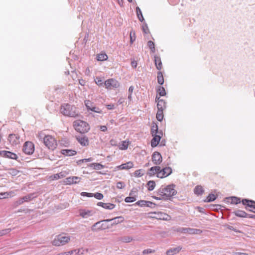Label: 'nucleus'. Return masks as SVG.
Segmentation results:
<instances>
[{"label": "nucleus", "mask_w": 255, "mask_h": 255, "mask_svg": "<svg viewBox=\"0 0 255 255\" xmlns=\"http://www.w3.org/2000/svg\"><path fill=\"white\" fill-rule=\"evenodd\" d=\"M175 187V185L173 184L167 186L162 185L158 189L157 194L162 196L163 200H171L173 197L177 194V191Z\"/></svg>", "instance_id": "f257e3e1"}, {"label": "nucleus", "mask_w": 255, "mask_h": 255, "mask_svg": "<svg viewBox=\"0 0 255 255\" xmlns=\"http://www.w3.org/2000/svg\"><path fill=\"white\" fill-rule=\"evenodd\" d=\"M60 112L63 115L71 117H75L78 115L76 108L69 104L62 105Z\"/></svg>", "instance_id": "f03ea898"}, {"label": "nucleus", "mask_w": 255, "mask_h": 255, "mask_svg": "<svg viewBox=\"0 0 255 255\" xmlns=\"http://www.w3.org/2000/svg\"><path fill=\"white\" fill-rule=\"evenodd\" d=\"M73 126L75 130L81 133H86L90 130L89 124L82 120H77L74 122Z\"/></svg>", "instance_id": "7ed1b4c3"}, {"label": "nucleus", "mask_w": 255, "mask_h": 255, "mask_svg": "<svg viewBox=\"0 0 255 255\" xmlns=\"http://www.w3.org/2000/svg\"><path fill=\"white\" fill-rule=\"evenodd\" d=\"M111 224L109 219L104 220L95 223L91 227L92 231L95 232L111 228Z\"/></svg>", "instance_id": "20e7f679"}, {"label": "nucleus", "mask_w": 255, "mask_h": 255, "mask_svg": "<svg viewBox=\"0 0 255 255\" xmlns=\"http://www.w3.org/2000/svg\"><path fill=\"white\" fill-rule=\"evenodd\" d=\"M70 241L69 236L59 235L52 241V245L55 246H60L65 245Z\"/></svg>", "instance_id": "39448f33"}, {"label": "nucleus", "mask_w": 255, "mask_h": 255, "mask_svg": "<svg viewBox=\"0 0 255 255\" xmlns=\"http://www.w3.org/2000/svg\"><path fill=\"white\" fill-rule=\"evenodd\" d=\"M43 143L50 149H54L56 146L55 139L51 135H45L43 138Z\"/></svg>", "instance_id": "423d86ee"}, {"label": "nucleus", "mask_w": 255, "mask_h": 255, "mask_svg": "<svg viewBox=\"0 0 255 255\" xmlns=\"http://www.w3.org/2000/svg\"><path fill=\"white\" fill-rule=\"evenodd\" d=\"M104 85L107 89L111 90L118 88L120 86V84L117 80L111 78L105 81Z\"/></svg>", "instance_id": "0eeeda50"}, {"label": "nucleus", "mask_w": 255, "mask_h": 255, "mask_svg": "<svg viewBox=\"0 0 255 255\" xmlns=\"http://www.w3.org/2000/svg\"><path fill=\"white\" fill-rule=\"evenodd\" d=\"M22 150L26 154H32L34 151V145L31 141H26L24 143Z\"/></svg>", "instance_id": "6e6552de"}, {"label": "nucleus", "mask_w": 255, "mask_h": 255, "mask_svg": "<svg viewBox=\"0 0 255 255\" xmlns=\"http://www.w3.org/2000/svg\"><path fill=\"white\" fill-rule=\"evenodd\" d=\"M172 172V170L170 167H166L161 168L160 167L159 171L156 176L158 178H163L170 175Z\"/></svg>", "instance_id": "1a4fd4ad"}, {"label": "nucleus", "mask_w": 255, "mask_h": 255, "mask_svg": "<svg viewBox=\"0 0 255 255\" xmlns=\"http://www.w3.org/2000/svg\"><path fill=\"white\" fill-rule=\"evenodd\" d=\"M86 107L88 111H91L92 112L100 113H102V111L98 107H95L93 103H92L90 100H87L85 102Z\"/></svg>", "instance_id": "9d476101"}, {"label": "nucleus", "mask_w": 255, "mask_h": 255, "mask_svg": "<svg viewBox=\"0 0 255 255\" xmlns=\"http://www.w3.org/2000/svg\"><path fill=\"white\" fill-rule=\"evenodd\" d=\"M76 138L78 142L83 146H87L89 144V140L86 135L81 134L76 136Z\"/></svg>", "instance_id": "9b49d317"}, {"label": "nucleus", "mask_w": 255, "mask_h": 255, "mask_svg": "<svg viewBox=\"0 0 255 255\" xmlns=\"http://www.w3.org/2000/svg\"><path fill=\"white\" fill-rule=\"evenodd\" d=\"M151 159L152 162L155 165H159L162 161V157L158 151H155L153 153Z\"/></svg>", "instance_id": "f8f14e48"}, {"label": "nucleus", "mask_w": 255, "mask_h": 255, "mask_svg": "<svg viewBox=\"0 0 255 255\" xmlns=\"http://www.w3.org/2000/svg\"><path fill=\"white\" fill-rule=\"evenodd\" d=\"M163 135L162 131H160V134L152 135L153 138L151 140V146L152 147H155L159 144L161 137Z\"/></svg>", "instance_id": "ddd939ff"}, {"label": "nucleus", "mask_w": 255, "mask_h": 255, "mask_svg": "<svg viewBox=\"0 0 255 255\" xmlns=\"http://www.w3.org/2000/svg\"><path fill=\"white\" fill-rule=\"evenodd\" d=\"M242 203L245 206V209L247 211L250 210L248 208H253L255 210V201L248 199H243L242 200Z\"/></svg>", "instance_id": "4468645a"}, {"label": "nucleus", "mask_w": 255, "mask_h": 255, "mask_svg": "<svg viewBox=\"0 0 255 255\" xmlns=\"http://www.w3.org/2000/svg\"><path fill=\"white\" fill-rule=\"evenodd\" d=\"M0 155L3 157L8 158L12 159L17 160L18 158L17 155L12 152L6 150L0 151Z\"/></svg>", "instance_id": "2eb2a0df"}, {"label": "nucleus", "mask_w": 255, "mask_h": 255, "mask_svg": "<svg viewBox=\"0 0 255 255\" xmlns=\"http://www.w3.org/2000/svg\"><path fill=\"white\" fill-rule=\"evenodd\" d=\"M20 136L17 134H10L8 137V140L12 145H16L20 142Z\"/></svg>", "instance_id": "dca6fc26"}, {"label": "nucleus", "mask_w": 255, "mask_h": 255, "mask_svg": "<svg viewBox=\"0 0 255 255\" xmlns=\"http://www.w3.org/2000/svg\"><path fill=\"white\" fill-rule=\"evenodd\" d=\"M133 167V163L131 161H128L126 163L122 164L120 165L117 166L115 167L116 170H128Z\"/></svg>", "instance_id": "f3484780"}, {"label": "nucleus", "mask_w": 255, "mask_h": 255, "mask_svg": "<svg viewBox=\"0 0 255 255\" xmlns=\"http://www.w3.org/2000/svg\"><path fill=\"white\" fill-rule=\"evenodd\" d=\"M80 179L81 178L78 176L69 177L65 179V182L67 184H76L80 181Z\"/></svg>", "instance_id": "a211bd4d"}, {"label": "nucleus", "mask_w": 255, "mask_h": 255, "mask_svg": "<svg viewBox=\"0 0 255 255\" xmlns=\"http://www.w3.org/2000/svg\"><path fill=\"white\" fill-rule=\"evenodd\" d=\"M109 220H110L111 227H112L115 225L122 223L124 221V218L123 216H119Z\"/></svg>", "instance_id": "6ab92c4d"}, {"label": "nucleus", "mask_w": 255, "mask_h": 255, "mask_svg": "<svg viewBox=\"0 0 255 255\" xmlns=\"http://www.w3.org/2000/svg\"><path fill=\"white\" fill-rule=\"evenodd\" d=\"M97 205L108 210H112L116 207V205L114 204L110 203H105L101 202H98Z\"/></svg>", "instance_id": "aec40b11"}, {"label": "nucleus", "mask_w": 255, "mask_h": 255, "mask_svg": "<svg viewBox=\"0 0 255 255\" xmlns=\"http://www.w3.org/2000/svg\"><path fill=\"white\" fill-rule=\"evenodd\" d=\"M160 169V166H155L151 167L147 171V174L149 175L150 176H153L155 174H156V175L158 174V172L159 171Z\"/></svg>", "instance_id": "412c9836"}, {"label": "nucleus", "mask_w": 255, "mask_h": 255, "mask_svg": "<svg viewBox=\"0 0 255 255\" xmlns=\"http://www.w3.org/2000/svg\"><path fill=\"white\" fill-rule=\"evenodd\" d=\"M227 202L233 204H238L242 202L241 198L239 197L232 196L226 198Z\"/></svg>", "instance_id": "4be33fe9"}, {"label": "nucleus", "mask_w": 255, "mask_h": 255, "mask_svg": "<svg viewBox=\"0 0 255 255\" xmlns=\"http://www.w3.org/2000/svg\"><path fill=\"white\" fill-rule=\"evenodd\" d=\"M33 193L29 194L27 195H26L22 198L19 199V202L21 204L25 202H28L33 199L35 197L34 196Z\"/></svg>", "instance_id": "5701e85b"}, {"label": "nucleus", "mask_w": 255, "mask_h": 255, "mask_svg": "<svg viewBox=\"0 0 255 255\" xmlns=\"http://www.w3.org/2000/svg\"><path fill=\"white\" fill-rule=\"evenodd\" d=\"M79 215L83 218H87L92 216L93 212L90 210H80Z\"/></svg>", "instance_id": "b1692460"}, {"label": "nucleus", "mask_w": 255, "mask_h": 255, "mask_svg": "<svg viewBox=\"0 0 255 255\" xmlns=\"http://www.w3.org/2000/svg\"><path fill=\"white\" fill-rule=\"evenodd\" d=\"M182 248L178 246L176 248H171L166 251L167 255H174L178 253L181 250Z\"/></svg>", "instance_id": "393cba45"}, {"label": "nucleus", "mask_w": 255, "mask_h": 255, "mask_svg": "<svg viewBox=\"0 0 255 255\" xmlns=\"http://www.w3.org/2000/svg\"><path fill=\"white\" fill-rule=\"evenodd\" d=\"M61 153L64 155L71 156L75 155L77 152L74 150L66 149L61 150Z\"/></svg>", "instance_id": "a878e982"}, {"label": "nucleus", "mask_w": 255, "mask_h": 255, "mask_svg": "<svg viewBox=\"0 0 255 255\" xmlns=\"http://www.w3.org/2000/svg\"><path fill=\"white\" fill-rule=\"evenodd\" d=\"M233 214H234L237 217L240 218H246L247 216V213L245 211L241 210H237L234 211L233 212Z\"/></svg>", "instance_id": "bb28decb"}, {"label": "nucleus", "mask_w": 255, "mask_h": 255, "mask_svg": "<svg viewBox=\"0 0 255 255\" xmlns=\"http://www.w3.org/2000/svg\"><path fill=\"white\" fill-rule=\"evenodd\" d=\"M154 63L156 68L158 70H160L162 68V62L160 57L157 56H154Z\"/></svg>", "instance_id": "cd10ccee"}, {"label": "nucleus", "mask_w": 255, "mask_h": 255, "mask_svg": "<svg viewBox=\"0 0 255 255\" xmlns=\"http://www.w3.org/2000/svg\"><path fill=\"white\" fill-rule=\"evenodd\" d=\"M194 193L197 196L201 195L204 192V190L202 186L197 185L194 189Z\"/></svg>", "instance_id": "c85d7f7f"}, {"label": "nucleus", "mask_w": 255, "mask_h": 255, "mask_svg": "<svg viewBox=\"0 0 255 255\" xmlns=\"http://www.w3.org/2000/svg\"><path fill=\"white\" fill-rule=\"evenodd\" d=\"M166 103L164 100H159L157 104V107L158 110H164L166 108Z\"/></svg>", "instance_id": "c756f323"}, {"label": "nucleus", "mask_w": 255, "mask_h": 255, "mask_svg": "<svg viewBox=\"0 0 255 255\" xmlns=\"http://www.w3.org/2000/svg\"><path fill=\"white\" fill-rule=\"evenodd\" d=\"M133 238L130 236H123L119 238L118 240L123 243H128L131 242L133 240Z\"/></svg>", "instance_id": "7c9ffc66"}, {"label": "nucleus", "mask_w": 255, "mask_h": 255, "mask_svg": "<svg viewBox=\"0 0 255 255\" xmlns=\"http://www.w3.org/2000/svg\"><path fill=\"white\" fill-rule=\"evenodd\" d=\"M156 92L159 96H164L166 95V93L165 88L162 86H158L156 88Z\"/></svg>", "instance_id": "2f4dec72"}, {"label": "nucleus", "mask_w": 255, "mask_h": 255, "mask_svg": "<svg viewBox=\"0 0 255 255\" xmlns=\"http://www.w3.org/2000/svg\"><path fill=\"white\" fill-rule=\"evenodd\" d=\"M89 166L95 170H100L103 169L105 166L99 163H93L90 164Z\"/></svg>", "instance_id": "473e14b6"}, {"label": "nucleus", "mask_w": 255, "mask_h": 255, "mask_svg": "<svg viewBox=\"0 0 255 255\" xmlns=\"http://www.w3.org/2000/svg\"><path fill=\"white\" fill-rule=\"evenodd\" d=\"M157 82L160 85H162L164 83V78L162 72L158 71L157 72Z\"/></svg>", "instance_id": "72a5a7b5"}, {"label": "nucleus", "mask_w": 255, "mask_h": 255, "mask_svg": "<svg viewBox=\"0 0 255 255\" xmlns=\"http://www.w3.org/2000/svg\"><path fill=\"white\" fill-rule=\"evenodd\" d=\"M136 12L137 16L138 17V19L141 22H143L144 21V18L142 14V12L140 9V8L138 6H137L136 7Z\"/></svg>", "instance_id": "f704fd0d"}, {"label": "nucleus", "mask_w": 255, "mask_h": 255, "mask_svg": "<svg viewBox=\"0 0 255 255\" xmlns=\"http://www.w3.org/2000/svg\"><path fill=\"white\" fill-rule=\"evenodd\" d=\"M96 58L98 61H102L107 60L108 56L106 53H100L97 55Z\"/></svg>", "instance_id": "c9c22d12"}, {"label": "nucleus", "mask_w": 255, "mask_h": 255, "mask_svg": "<svg viewBox=\"0 0 255 255\" xmlns=\"http://www.w3.org/2000/svg\"><path fill=\"white\" fill-rule=\"evenodd\" d=\"M151 134L152 135L160 134V131L158 130V128L157 125L155 124L151 127Z\"/></svg>", "instance_id": "e433bc0d"}, {"label": "nucleus", "mask_w": 255, "mask_h": 255, "mask_svg": "<svg viewBox=\"0 0 255 255\" xmlns=\"http://www.w3.org/2000/svg\"><path fill=\"white\" fill-rule=\"evenodd\" d=\"M147 186L149 191H152L155 187V182L153 180H150L147 183Z\"/></svg>", "instance_id": "4c0bfd02"}, {"label": "nucleus", "mask_w": 255, "mask_h": 255, "mask_svg": "<svg viewBox=\"0 0 255 255\" xmlns=\"http://www.w3.org/2000/svg\"><path fill=\"white\" fill-rule=\"evenodd\" d=\"M217 197L214 194L211 193L207 197L206 199L204 201L206 202H210L214 201L216 199Z\"/></svg>", "instance_id": "58836bf2"}, {"label": "nucleus", "mask_w": 255, "mask_h": 255, "mask_svg": "<svg viewBox=\"0 0 255 255\" xmlns=\"http://www.w3.org/2000/svg\"><path fill=\"white\" fill-rule=\"evenodd\" d=\"M163 110H158V111H157V112L156 114V119L159 122H161L163 119Z\"/></svg>", "instance_id": "ea45409f"}, {"label": "nucleus", "mask_w": 255, "mask_h": 255, "mask_svg": "<svg viewBox=\"0 0 255 255\" xmlns=\"http://www.w3.org/2000/svg\"><path fill=\"white\" fill-rule=\"evenodd\" d=\"M147 45L149 49H150L151 52L152 53H154L155 51V49L154 42L151 40H149L147 42Z\"/></svg>", "instance_id": "a19ab883"}, {"label": "nucleus", "mask_w": 255, "mask_h": 255, "mask_svg": "<svg viewBox=\"0 0 255 255\" xmlns=\"http://www.w3.org/2000/svg\"><path fill=\"white\" fill-rule=\"evenodd\" d=\"M128 142L126 140L123 141L122 144L120 145V149L122 150H126L128 148Z\"/></svg>", "instance_id": "79ce46f5"}, {"label": "nucleus", "mask_w": 255, "mask_h": 255, "mask_svg": "<svg viewBox=\"0 0 255 255\" xmlns=\"http://www.w3.org/2000/svg\"><path fill=\"white\" fill-rule=\"evenodd\" d=\"M202 231L200 229L190 228L189 230V234H200Z\"/></svg>", "instance_id": "37998d69"}, {"label": "nucleus", "mask_w": 255, "mask_h": 255, "mask_svg": "<svg viewBox=\"0 0 255 255\" xmlns=\"http://www.w3.org/2000/svg\"><path fill=\"white\" fill-rule=\"evenodd\" d=\"M136 199L135 197L129 196L125 198V201L127 203H131V202H133L134 201H135L136 200Z\"/></svg>", "instance_id": "c03bdc74"}, {"label": "nucleus", "mask_w": 255, "mask_h": 255, "mask_svg": "<svg viewBox=\"0 0 255 255\" xmlns=\"http://www.w3.org/2000/svg\"><path fill=\"white\" fill-rule=\"evenodd\" d=\"M11 231V229L10 228L3 229L0 231V237L2 236L3 235H6L10 233Z\"/></svg>", "instance_id": "a18cd8bd"}, {"label": "nucleus", "mask_w": 255, "mask_h": 255, "mask_svg": "<svg viewBox=\"0 0 255 255\" xmlns=\"http://www.w3.org/2000/svg\"><path fill=\"white\" fill-rule=\"evenodd\" d=\"M137 190L136 188H133L131 190V191L129 193V196L135 197L136 198L137 194Z\"/></svg>", "instance_id": "49530a36"}, {"label": "nucleus", "mask_w": 255, "mask_h": 255, "mask_svg": "<svg viewBox=\"0 0 255 255\" xmlns=\"http://www.w3.org/2000/svg\"><path fill=\"white\" fill-rule=\"evenodd\" d=\"M93 197H94L98 200H101L103 198L104 196L102 193L97 192L93 194Z\"/></svg>", "instance_id": "de8ad7c7"}, {"label": "nucleus", "mask_w": 255, "mask_h": 255, "mask_svg": "<svg viewBox=\"0 0 255 255\" xmlns=\"http://www.w3.org/2000/svg\"><path fill=\"white\" fill-rule=\"evenodd\" d=\"M95 81L98 86H103L104 83L100 78L96 77V78L95 79Z\"/></svg>", "instance_id": "09e8293b"}, {"label": "nucleus", "mask_w": 255, "mask_h": 255, "mask_svg": "<svg viewBox=\"0 0 255 255\" xmlns=\"http://www.w3.org/2000/svg\"><path fill=\"white\" fill-rule=\"evenodd\" d=\"M147 201L139 200L136 202V204L140 207H146Z\"/></svg>", "instance_id": "8fccbe9b"}, {"label": "nucleus", "mask_w": 255, "mask_h": 255, "mask_svg": "<svg viewBox=\"0 0 255 255\" xmlns=\"http://www.w3.org/2000/svg\"><path fill=\"white\" fill-rule=\"evenodd\" d=\"M126 186V184L124 182L119 181L117 183V188L120 189L124 188Z\"/></svg>", "instance_id": "3c124183"}, {"label": "nucleus", "mask_w": 255, "mask_h": 255, "mask_svg": "<svg viewBox=\"0 0 255 255\" xmlns=\"http://www.w3.org/2000/svg\"><path fill=\"white\" fill-rule=\"evenodd\" d=\"M11 193H13V191H10L9 192H1L0 193V199L5 198L6 197H3L4 195H6V196L11 195Z\"/></svg>", "instance_id": "603ef678"}, {"label": "nucleus", "mask_w": 255, "mask_h": 255, "mask_svg": "<svg viewBox=\"0 0 255 255\" xmlns=\"http://www.w3.org/2000/svg\"><path fill=\"white\" fill-rule=\"evenodd\" d=\"M135 37H135V32H133V33L132 34V32L130 31V41L131 43H132L133 42V41H135Z\"/></svg>", "instance_id": "864d4df0"}, {"label": "nucleus", "mask_w": 255, "mask_h": 255, "mask_svg": "<svg viewBox=\"0 0 255 255\" xmlns=\"http://www.w3.org/2000/svg\"><path fill=\"white\" fill-rule=\"evenodd\" d=\"M142 30L143 32L145 34H147L149 32V30L148 28L147 24L146 23H144V25L142 26Z\"/></svg>", "instance_id": "5fc2aeb1"}, {"label": "nucleus", "mask_w": 255, "mask_h": 255, "mask_svg": "<svg viewBox=\"0 0 255 255\" xmlns=\"http://www.w3.org/2000/svg\"><path fill=\"white\" fill-rule=\"evenodd\" d=\"M18 172L19 171L15 169H11L9 170V174L12 176H16Z\"/></svg>", "instance_id": "6e6d98bb"}, {"label": "nucleus", "mask_w": 255, "mask_h": 255, "mask_svg": "<svg viewBox=\"0 0 255 255\" xmlns=\"http://www.w3.org/2000/svg\"><path fill=\"white\" fill-rule=\"evenodd\" d=\"M146 204V207H150L151 208H154L156 206V204L154 203L148 201H147Z\"/></svg>", "instance_id": "4d7b16f0"}, {"label": "nucleus", "mask_w": 255, "mask_h": 255, "mask_svg": "<svg viewBox=\"0 0 255 255\" xmlns=\"http://www.w3.org/2000/svg\"><path fill=\"white\" fill-rule=\"evenodd\" d=\"M154 252H155L154 250L150 249H146V250H143L142 251V254L145 255V254H148L153 253Z\"/></svg>", "instance_id": "13d9d810"}, {"label": "nucleus", "mask_w": 255, "mask_h": 255, "mask_svg": "<svg viewBox=\"0 0 255 255\" xmlns=\"http://www.w3.org/2000/svg\"><path fill=\"white\" fill-rule=\"evenodd\" d=\"M141 169L137 170L135 171V172L134 173V176L135 177H141L143 175V174L141 173Z\"/></svg>", "instance_id": "bf43d9fd"}, {"label": "nucleus", "mask_w": 255, "mask_h": 255, "mask_svg": "<svg viewBox=\"0 0 255 255\" xmlns=\"http://www.w3.org/2000/svg\"><path fill=\"white\" fill-rule=\"evenodd\" d=\"M93 194L92 193H88V192H83L81 193V195L83 196H87L88 197H93Z\"/></svg>", "instance_id": "052dcab7"}, {"label": "nucleus", "mask_w": 255, "mask_h": 255, "mask_svg": "<svg viewBox=\"0 0 255 255\" xmlns=\"http://www.w3.org/2000/svg\"><path fill=\"white\" fill-rule=\"evenodd\" d=\"M69 253H70V255H72L74 254L77 255V254H78L80 252V250L79 249L77 250H72L71 251H69L68 252Z\"/></svg>", "instance_id": "680f3d73"}, {"label": "nucleus", "mask_w": 255, "mask_h": 255, "mask_svg": "<svg viewBox=\"0 0 255 255\" xmlns=\"http://www.w3.org/2000/svg\"><path fill=\"white\" fill-rule=\"evenodd\" d=\"M189 228H182L180 229V231L184 233H189Z\"/></svg>", "instance_id": "e2e57ef3"}, {"label": "nucleus", "mask_w": 255, "mask_h": 255, "mask_svg": "<svg viewBox=\"0 0 255 255\" xmlns=\"http://www.w3.org/2000/svg\"><path fill=\"white\" fill-rule=\"evenodd\" d=\"M19 199L15 202H14L12 205L13 208H16L18 207L19 205H21V204L20 203Z\"/></svg>", "instance_id": "0e129e2a"}, {"label": "nucleus", "mask_w": 255, "mask_h": 255, "mask_svg": "<svg viewBox=\"0 0 255 255\" xmlns=\"http://www.w3.org/2000/svg\"><path fill=\"white\" fill-rule=\"evenodd\" d=\"M233 255H249L246 253L233 252Z\"/></svg>", "instance_id": "69168bd1"}, {"label": "nucleus", "mask_w": 255, "mask_h": 255, "mask_svg": "<svg viewBox=\"0 0 255 255\" xmlns=\"http://www.w3.org/2000/svg\"><path fill=\"white\" fill-rule=\"evenodd\" d=\"M197 209L200 213H203V214L205 213V209L204 208H203L202 207H197Z\"/></svg>", "instance_id": "338daca9"}, {"label": "nucleus", "mask_w": 255, "mask_h": 255, "mask_svg": "<svg viewBox=\"0 0 255 255\" xmlns=\"http://www.w3.org/2000/svg\"><path fill=\"white\" fill-rule=\"evenodd\" d=\"M228 229L230 230L234 231L237 233H240V232L236 229H235L233 226H228Z\"/></svg>", "instance_id": "774afa93"}]
</instances>
